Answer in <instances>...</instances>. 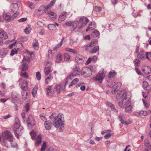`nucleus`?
<instances>
[{"instance_id":"obj_1","label":"nucleus","mask_w":151,"mask_h":151,"mask_svg":"<svg viewBox=\"0 0 151 151\" xmlns=\"http://www.w3.org/2000/svg\"><path fill=\"white\" fill-rule=\"evenodd\" d=\"M64 116L63 114H60L53 118L54 127L58 128L59 132H61L64 129Z\"/></svg>"},{"instance_id":"obj_2","label":"nucleus","mask_w":151,"mask_h":151,"mask_svg":"<svg viewBox=\"0 0 151 151\" xmlns=\"http://www.w3.org/2000/svg\"><path fill=\"white\" fill-rule=\"evenodd\" d=\"M2 138L4 143L5 142V140H7L10 143H12L13 141L14 137L12 134L8 131H5L2 133Z\"/></svg>"},{"instance_id":"obj_3","label":"nucleus","mask_w":151,"mask_h":151,"mask_svg":"<svg viewBox=\"0 0 151 151\" xmlns=\"http://www.w3.org/2000/svg\"><path fill=\"white\" fill-rule=\"evenodd\" d=\"M19 15V13L17 12H15L11 16L9 13H4L2 17L6 22H9L15 19Z\"/></svg>"},{"instance_id":"obj_4","label":"nucleus","mask_w":151,"mask_h":151,"mask_svg":"<svg viewBox=\"0 0 151 151\" xmlns=\"http://www.w3.org/2000/svg\"><path fill=\"white\" fill-rule=\"evenodd\" d=\"M29 60V58L27 56L24 57L22 60L23 64L20 67V69L22 70L25 71L27 69Z\"/></svg>"},{"instance_id":"obj_5","label":"nucleus","mask_w":151,"mask_h":151,"mask_svg":"<svg viewBox=\"0 0 151 151\" xmlns=\"http://www.w3.org/2000/svg\"><path fill=\"white\" fill-rule=\"evenodd\" d=\"M125 100L123 101V103L124 104V108H125L126 111L127 112L129 113L132 111V107L131 105V102L129 99H127L126 101H125Z\"/></svg>"},{"instance_id":"obj_6","label":"nucleus","mask_w":151,"mask_h":151,"mask_svg":"<svg viewBox=\"0 0 151 151\" xmlns=\"http://www.w3.org/2000/svg\"><path fill=\"white\" fill-rule=\"evenodd\" d=\"M105 75L104 72H100L93 79L96 81L101 83L105 77Z\"/></svg>"},{"instance_id":"obj_7","label":"nucleus","mask_w":151,"mask_h":151,"mask_svg":"<svg viewBox=\"0 0 151 151\" xmlns=\"http://www.w3.org/2000/svg\"><path fill=\"white\" fill-rule=\"evenodd\" d=\"M126 96V93H125V90H123L119 91L117 93L116 97L117 99H122L123 101L124 100L129 99L127 98ZM125 101H126V100H125Z\"/></svg>"},{"instance_id":"obj_8","label":"nucleus","mask_w":151,"mask_h":151,"mask_svg":"<svg viewBox=\"0 0 151 151\" xmlns=\"http://www.w3.org/2000/svg\"><path fill=\"white\" fill-rule=\"evenodd\" d=\"M98 42V40L96 39L93 40L88 45L86 46V49L88 51H90L91 47L96 45Z\"/></svg>"},{"instance_id":"obj_9","label":"nucleus","mask_w":151,"mask_h":151,"mask_svg":"<svg viewBox=\"0 0 151 151\" xmlns=\"http://www.w3.org/2000/svg\"><path fill=\"white\" fill-rule=\"evenodd\" d=\"M52 63L50 62H48L46 63L47 67L44 69V72L47 75H48L52 71L51 70V66Z\"/></svg>"},{"instance_id":"obj_10","label":"nucleus","mask_w":151,"mask_h":151,"mask_svg":"<svg viewBox=\"0 0 151 151\" xmlns=\"http://www.w3.org/2000/svg\"><path fill=\"white\" fill-rule=\"evenodd\" d=\"M67 15L68 13L67 12H62L59 16L58 19V22L60 23L65 20L67 18Z\"/></svg>"},{"instance_id":"obj_11","label":"nucleus","mask_w":151,"mask_h":151,"mask_svg":"<svg viewBox=\"0 0 151 151\" xmlns=\"http://www.w3.org/2000/svg\"><path fill=\"white\" fill-rule=\"evenodd\" d=\"M15 123L14 124V128L15 129H18L19 131L20 129V132L23 129V128L20 125V122L18 118H16L15 119Z\"/></svg>"},{"instance_id":"obj_12","label":"nucleus","mask_w":151,"mask_h":151,"mask_svg":"<svg viewBox=\"0 0 151 151\" xmlns=\"http://www.w3.org/2000/svg\"><path fill=\"white\" fill-rule=\"evenodd\" d=\"M27 124L28 126L29 124L31 126H34L35 124V121L32 115L30 114L27 120Z\"/></svg>"},{"instance_id":"obj_13","label":"nucleus","mask_w":151,"mask_h":151,"mask_svg":"<svg viewBox=\"0 0 151 151\" xmlns=\"http://www.w3.org/2000/svg\"><path fill=\"white\" fill-rule=\"evenodd\" d=\"M80 73V69L76 67L75 68L71 73L70 74L73 78L79 75Z\"/></svg>"},{"instance_id":"obj_14","label":"nucleus","mask_w":151,"mask_h":151,"mask_svg":"<svg viewBox=\"0 0 151 151\" xmlns=\"http://www.w3.org/2000/svg\"><path fill=\"white\" fill-rule=\"evenodd\" d=\"M96 27V25L94 22H91L88 24V26L86 29V32L88 31H91L94 29Z\"/></svg>"},{"instance_id":"obj_15","label":"nucleus","mask_w":151,"mask_h":151,"mask_svg":"<svg viewBox=\"0 0 151 151\" xmlns=\"http://www.w3.org/2000/svg\"><path fill=\"white\" fill-rule=\"evenodd\" d=\"M84 58L80 55H77L75 58L76 62L78 64H82L84 62Z\"/></svg>"},{"instance_id":"obj_16","label":"nucleus","mask_w":151,"mask_h":151,"mask_svg":"<svg viewBox=\"0 0 151 151\" xmlns=\"http://www.w3.org/2000/svg\"><path fill=\"white\" fill-rule=\"evenodd\" d=\"M142 71L146 74H149L151 73V68L148 66H142Z\"/></svg>"},{"instance_id":"obj_17","label":"nucleus","mask_w":151,"mask_h":151,"mask_svg":"<svg viewBox=\"0 0 151 151\" xmlns=\"http://www.w3.org/2000/svg\"><path fill=\"white\" fill-rule=\"evenodd\" d=\"M145 151H151V145L150 144L148 139H145Z\"/></svg>"},{"instance_id":"obj_18","label":"nucleus","mask_w":151,"mask_h":151,"mask_svg":"<svg viewBox=\"0 0 151 151\" xmlns=\"http://www.w3.org/2000/svg\"><path fill=\"white\" fill-rule=\"evenodd\" d=\"M73 78L70 74L68 75L65 79V86L62 89L63 91H65V86L70 82Z\"/></svg>"},{"instance_id":"obj_19","label":"nucleus","mask_w":151,"mask_h":151,"mask_svg":"<svg viewBox=\"0 0 151 151\" xmlns=\"http://www.w3.org/2000/svg\"><path fill=\"white\" fill-rule=\"evenodd\" d=\"M8 52V50L5 48H2L0 50V56L4 57L6 56Z\"/></svg>"},{"instance_id":"obj_20","label":"nucleus","mask_w":151,"mask_h":151,"mask_svg":"<svg viewBox=\"0 0 151 151\" xmlns=\"http://www.w3.org/2000/svg\"><path fill=\"white\" fill-rule=\"evenodd\" d=\"M121 85L122 83L120 82L116 83L113 86L114 89L112 91V93L113 94H115V91L117 90L121 86Z\"/></svg>"},{"instance_id":"obj_21","label":"nucleus","mask_w":151,"mask_h":151,"mask_svg":"<svg viewBox=\"0 0 151 151\" xmlns=\"http://www.w3.org/2000/svg\"><path fill=\"white\" fill-rule=\"evenodd\" d=\"M18 9V5L16 3H12L11 6V12H14L16 11Z\"/></svg>"},{"instance_id":"obj_22","label":"nucleus","mask_w":151,"mask_h":151,"mask_svg":"<svg viewBox=\"0 0 151 151\" xmlns=\"http://www.w3.org/2000/svg\"><path fill=\"white\" fill-rule=\"evenodd\" d=\"M92 67L89 68L88 67H86V77H88L90 76L92 74V71L91 70Z\"/></svg>"},{"instance_id":"obj_23","label":"nucleus","mask_w":151,"mask_h":151,"mask_svg":"<svg viewBox=\"0 0 151 151\" xmlns=\"http://www.w3.org/2000/svg\"><path fill=\"white\" fill-rule=\"evenodd\" d=\"M0 38L1 39H6L8 38L6 33L3 30L0 31Z\"/></svg>"},{"instance_id":"obj_24","label":"nucleus","mask_w":151,"mask_h":151,"mask_svg":"<svg viewBox=\"0 0 151 151\" xmlns=\"http://www.w3.org/2000/svg\"><path fill=\"white\" fill-rule=\"evenodd\" d=\"M52 125V124L51 122H49L47 121L45 122L44 125L46 130H49L51 128Z\"/></svg>"},{"instance_id":"obj_25","label":"nucleus","mask_w":151,"mask_h":151,"mask_svg":"<svg viewBox=\"0 0 151 151\" xmlns=\"http://www.w3.org/2000/svg\"><path fill=\"white\" fill-rule=\"evenodd\" d=\"M47 14L52 20H54L56 19V14L54 12L49 11L47 12Z\"/></svg>"},{"instance_id":"obj_26","label":"nucleus","mask_w":151,"mask_h":151,"mask_svg":"<svg viewBox=\"0 0 151 151\" xmlns=\"http://www.w3.org/2000/svg\"><path fill=\"white\" fill-rule=\"evenodd\" d=\"M23 91H26L28 88V83L26 80H24L21 86Z\"/></svg>"},{"instance_id":"obj_27","label":"nucleus","mask_w":151,"mask_h":151,"mask_svg":"<svg viewBox=\"0 0 151 151\" xmlns=\"http://www.w3.org/2000/svg\"><path fill=\"white\" fill-rule=\"evenodd\" d=\"M32 46L33 48L36 50H38L39 48V43L37 40H33L32 43Z\"/></svg>"},{"instance_id":"obj_28","label":"nucleus","mask_w":151,"mask_h":151,"mask_svg":"<svg viewBox=\"0 0 151 151\" xmlns=\"http://www.w3.org/2000/svg\"><path fill=\"white\" fill-rule=\"evenodd\" d=\"M143 87L145 90H149L151 88L150 86L148 85V83L145 81L143 82Z\"/></svg>"},{"instance_id":"obj_29","label":"nucleus","mask_w":151,"mask_h":151,"mask_svg":"<svg viewBox=\"0 0 151 151\" xmlns=\"http://www.w3.org/2000/svg\"><path fill=\"white\" fill-rule=\"evenodd\" d=\"M118 119L120 122L121 123L125 125H128L130 123L127 122V121H125L122 119V115H119L118 116Z\"/></svg>"},{"instance_id":"obj_30","label":"nucleus","mask_w":151,"mask_h":151,"mask_svg":"<svg viewBox=\"0 0 151 151\" xmlns=\"http://www.w3.org/2000/svg\"><path fill=\"white\" fill-rule=\"evenodd\" d=\"M51 89V86H48L46 88V90L47 91V95H49V93L51 91V92L53 93H55L56 91V89H55V87L54 88V89Z\"/></svg>"},{"instance_id":"obj_31","label":"nucleus","mask_w":151,"mask_h":151,"mask_svg":"<svg viewBox=\"0 0 151 151\" xmlns=\"http://www.w3.org/2000/svg\"><path fill=\"white\" fill-rule=\"evenodd\" d=\"M79 22L81 23V24L79 27L80 29L82 28L85 25V19L83 17H81L79 19Z\"/></svg>"},{"instance_id":"obj_32","label":"nucleus","mask_w":151,"mask_h":151,"mask_svg":"<svg viewBox=\"0 0 151 151\" xmlns=\"http://www.w3.org/2000/svg\"><path fill=\"white\" fill-rule=\"evenodd\" d=\"M41 137L39 135L36 138V142L35 143V145L36 146H38L41 143Z\"/></svg>"},{"instance_id":"obj_33","label":"nucleus","mask_w":151,"mask_h":151,"mask_svg":"<svg viewBox=\"0 0 151 151\" xmlns=\"http://www.w3.org/2000/svg\"><path fill=\"white\" fill-rule=\"evenodd\" d=\"M137 58L141 59H143L145 58V55L143 50H141L140 53L138 54Z\"/></svg>"},{"instance_id":"obj_34","label":"nucleus","mask_w":151,"mask_h":151,"mask_svg":"<svg viewBox=\"0 0 151 151\" xmlns=\"http://www.w3.org/2000/svg\"><path fill=\"white\" fill-rule=\"evenodd\" d=\"M116 73L112 70L109 73L108 78H114L116 75Z\"/></svg>"},{"instance_id":"obj_35","label":"nucleus","mask_w":151,"mask_h":151,"mask_svg":"<svg viewBox=\"0 0 151 151\" xmlns=\"http://www.w3.org/2000/svg\"><path fill=\"white\" fill-rule=\"evenodd\" d=\"M79 81V79L78 78L74 79L69 85V87L70 88L72 86L77 83Z\"/></svg>"},{"instance_id":"obj_36","label":"nucleus","mask_w":151,"mask_h":151,"mask_svg":"<svg viewBox=\"0 0 151 151\" xmlns=\"http://www.w3.org/2000/svg\"><path fill=\"white\" fill-rule=\"evenodd\" d=\"M99 46L97 45L94 47L92 50H91V48L90 51H91V53L94 54L96 53L97 52L99 51Z\"/></svg>"},{"instance_id":"obj_37","label":"nucleus","mask_w":151,"mask_h":151,"mask_svg":"<svg viewBox=\"0 0 151 151\" xmlns=\"http://www.w3.org/2000/svg\"><path fill=\"white\" fill-rule=\"evenodd\" d=\"M22 99L24 100L28 98V93L26 91H23L22 92Z\"/></svg>"},{"instance_id":"obj_38","label":"nucleus","mask_w":151,"mask_h":151,"mask_svg":"<svg viewBox=\"0 0 151 151\" xmlns=\"http://www.w3.org/2000/svg\"><path fill=\"white\" fill-rule=\"evenodd\" d=\"M62 60V55L60 54H58L56 59V62L57 63H60L61 62Z\"/></svg>"},{"instance_id":"obj_39","label":"nucleus","mask_w":151,"mask_h":151,"mask_svg":"<svg viewBox=\"0 0 151 151\" xmlns=\"http://www.w3.org/2000/svg\"><path fill=\"white\" fill-rule=\"evenodd\" d=\"M99 35V32L97 30H95L91 34V35L94 37H96Z\"/></svg>"},{"instance_id":"obj_40","label":"nucleus","mask_w":151,"mask_h":151,"mask_svg":"<svg viewBox=\"0 0 151 151\" xmlns=\"http://www.w3.org/2000/svg\"><path fill=\"white\" fill-rule=\"evenodd\" d=\"M65 50L74 54H76L78 53V52L76 50L68 47L66 48L65 49Z\"/></svg>"},{"instance_id":"obj_41","label":"nucleus","mask_w":151,"mask_h":151,"mask_svg":"<svg viewBox=\"0 0 151 151\" xmlns=\"http://www.w3.org/2000/svg\"><path fill=\"white\" fill-rule=\"evenodd\" d=\"M62 44L60 43H59L55 46L53 50L54 51H57L59 48H60L62 46Z\"/></svg>"},{"instance_id":"obj_42","label":"nucleus","mask_w":151,"mask_h":151,"mask_svg":"<svg viewBox=\"0 0 151 151\" xmlns=\"http://www.w3.org/2000/svg\"><path fill=\"white\" fill-rule=\"evenodd\" d=\"M62 89V86L61 85H56L55 86L56 91L58 93L60 92V90Z\"/></svg>"},{"instance_id":"obj_43","label":"nucleus","mask_w":151,"mask_h":151,"mask_svg":"<svg viewBox=\"0 0 151 151\" xmlns=\"http://www.w3.org/2000/svg\"><path fill=\"white\" fill-rule=\"evenodd\" d=\"M30 135L32 139L33 140L35 139V136L36 135V133L33 130L31 131L30 133Z\"/></svg>"},{"instance_id":"obj_44","label":"nucleus","mask_w":151,"mask_h":151,"mask_svg":"<svg viewBox=\"0 0 151 151\" xmlns=\"http://www.w3.org/2000/svg\"><path fill=\"white\" fill-rule=\"evenodd\" d=\"M21 76L25 78H27L28 76L27 73L26 72H21L20 74Z\"/></svg>"},{"instance_id":"obj_45","label":"nucleus","mask_w":151,"mask_h":151,"mask_svg":"<svg viewBox=\"0 0 151 151\" xmlns=\"http://www.w3.org/2000/svg\"><path fill=\"white\" fill-rule=\"evenodd\" d=\"M53 78V77L51 75H50L46 79L45 82L46 83H49Z\"/></svg>"},{"instance_id":"obj_46","label":"nucleus","mask_w":151,"mask_h":151,"mask_svg":"<svg viewBox=\"0 0 151 151\" xmlns=\"http://www.w3.org/2000/svg\"><path fill=\"white\" fill-rule=\"evenodd\" d=\"M48 28L50 30L55 29L56 28L55 25L54 24H50L48 25Z\"/></svg>"},{"instance_id":"obj_47","label":"nucleus","mask_w":151,"mask_h":151,"mask_svg":"<svg viewBox=\"0 0 151 151\" xmlns=\"http://www.w3.org/2000/svg\"><path fill=\"white\" fill-rule=\"evenodd\" d=\"M64 58L65 61H68L70 59V57L69 55L67 53H65L64 55Z\"/></svg>"},{"instance_id":"obj_48","label":"nucleus","mask_w":151,"mask_h":151,"mask_svg":"<svg viewBox=\"0 0 151 151\" xmlns=\"http://www.w3.org/2000/svg\"><path fill=\"white\" fill-rule=\"evenodd\" d=\"M79 22L78 21H75L72 22V27L75 29L76 28L77 26L79 24Z\"/></svg>"},{"instance_id":"obj_49","label":"nucleus","mask_w":151,"mask_h":151,"mask_svg":"<svg viewBox=\"0 0 151 151\" xmlns=\"http://www.w3.org/2000/svg\"><path fill=\"white\" fill-rule=\"evenodd\" d=\"M94 9L95 11L98 12H100L102 10L101 8L98 6H95L94 7Z\"/></svg>"},{"instance_id":"obj_50","label":"nucleus","mask_w":151,"mask_h":151,"mask_svg":"<svg viewBox=\"0 0 151 151\" xmlns=\"http://www.w3.org/2000/svg\"><path fill=\"white\" fill-rule=\"evenodd\" d=\"M37 86H35L32 90V93L33 96H34V94H35L36 93L37 91Z\"/></svg>"},{"instance_id":"obj_51","label":"nucleus","mask_w":151,"mask_h":151,"mask_svg":"<svg viewBox=\"0 0 151 151\" xmlns=\"http://www.w3.org/2000/svg\"><path fill=\"white\" fill-rule=\"evenodd\" d=\"M46 148V144L45 142H44L42 145L40 151H45Z\"/></svg>"},{"instance_id":"obj_52","label":"nucleus","mask_w":151,"mask_h":151,"mask_svg":"<svg viewBox=\"0 0 151 151\" xmlns=\"http://www.w3.org/2000/svg\"><path fill=\"white\" fill-rule=\"evenodd\" d=\"M17 51L16 49H13L12 50L11 53L10 54V55L12 56L14 54H17Z\"/></svg>"},{"instance_id":"obj_53","label":"nucleus","mask_w":151,"mask_h":151,"mask_svg":"<svg viewBox=\"0 0 151 151\" xmlns=\"http://www.w3.org/2000/svg\"><path fill=\"white\" fill-rule=\"evenodd\" d=\"M31 30V28L30 27H27L25 29L24 32L25 33L27 34H28L30 32Z\"/></svg>"},{"instance_id":"obj_54","label":"nucleus","mask_w":151,"mask_h":151,"mask_svg":"<svg viewBox=\"0 0 151 151\" xmlns=\"http://www.w3.org/2000/svg\"><path fill=\"white\" fill-rule=\"evenodd\" d=\"M36 77L37 80L39 81L41 78V75L40 72L38 71L36 73Z\"/></svg>"},{"instance_id":"obj_55","label":"nucleus","mask_w":151,"mask_h":151,"mask_svg":"<svg viewBox=\"0 0 151 151\" xmlns=\"http://www.w3.org/2000/svg\"><path fill=\"white\" fill-rule=\"evenodd\" d=\"M146 58L148 60H151V52H146L145 53Z\"/></svg>"},{"instance_id":"obj_56","label":"nucleus","mask_w":151,"mask_h":151,"mask_svg":"<svg viewBox=\"0 0 151 151\" xmlns=\"http://www.w3.org/2000/svg\"><path fill=\"white\" fill-rule=\"evenodd\" d=\"M12 96L13 99L15 100H17L19 99V95H17V93H15L12 94Z\"/></svg>"},{"instance_id":"obj_57","label":"nucleus","mask_w":151,"mask_h":151,"mask_svg":"<svg viewBox=\"0 0 151 151\" xmlns=\"http://www.w3.org/2000/svg\"><path fill=\"white\" fill-rule=\"evenodd\" d=\"M139 62L140 60L138 59H136L134 60V62L136 67H137L138 64H140Z\"/></svg>"},{"instance_id":"obj_58","label":"nucleus","mask_w":151,"mask_h":151,"mask_svg":"<svg viewBox=\"0 0 151 151\" xmlns=\"http://www.w3.org/2000/svg\"><path fill=\"white\" fill-rule=\"evenodd\" d=\"M18 130H17L14 129V135L18 139L19 138V134L20 133H18Z\"/></svg>"},{"instance_id":"obj_59","label":"nucleus","mask_w":151,"mask_h":151,"mask_svg":"<svg viewBox=\"0 0 151 151\" xmlns=\"http://www.w3.org/2000/svg\"><path fill=\"white\" fill-rule=\"evenodd\" d=\"M29 103H27L24 107V109L26 111H27L29 109Z\"/></svg>"},{"instance_id":"obj_60","label":"nucleus","mask_w":151,"mask_h":151,"mask_svg":"<svg viewBox=\"0 0 151 151\" xmlns=\"http://www.w3.org/2000/svg\"><path fill=\"white\" fill-rule=\"evenodd\" d=\"M27 18L26 17L22 18L18 20V22H23L26 21L27 20Z\"/></svg>"},{"instance_id":"obj_61","label":"nucleus","mask_w":151,"mask_h":151,"mask_svg":"<svg viewBox=\"0 0 151 151\" xmlns=\"http://www.w3.org/2000/svg\"><path fill=\"white\" fill-rule=\"evenodd\" d=\"M134 114L137 116H141V111H135L134 113Z\"/></svg>"},{"instance_id":"obj_62","label":"nucleus","mask_w":151,"mask_h":151,"mask_svg":"<svg viewBox=\"0 0 151 151\" xmlns=\"http://www.w3.org/2000/svg\"><path fill=\"white\" fill-rule=\"evenodd\" d=\"M25 111L24 110H23L22 113L21 115H22V119L24 121H25L24 119H25Z\"/></svg>"},{"instance_id":"obj_63","label":"nucleus","mask_w":151,"mask_h":151,"mask_svg":"<svg viewBox=\"0 0 151 151\" xmlns=\"http://www.w3.org/2000/svg\"><path fill=\"white\" fill-rule=\"evenodd\" d=\"M55 113H53L51 115L49 116V118L51 119V120L53 121V118L55 116Z\"/></svg>"},{"instance_id":"obj_64","label":"nucleus","mask_w":151,"mask_h":151,"mask_svg":"<svg viewBox=\"0 0 151 151\" xmlns=\"http://www.w3.org/2000/svg\"><path fill=\"white\" fill-rule=\"evenodd\" d=\"M29 7L31 9H34V6L33 4L31 2H29Z\"/></svg>"}]
</instances>
